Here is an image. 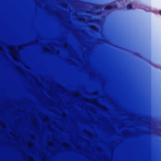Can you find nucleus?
<instances>
[{
  "mask_svg": "<svg viewBox=\"0 0 161 161\" xmlns=\"http://www.w3.org/2000/svg\"><path fill=\"white\" fill-rule=\"evenodd\" d=\"M3 49L2 47H1L0 46V50L3 51Z\"/></svg>",
  "mask_w": 161,
  "mask_h": 161,
  "instance_id": "39448f33",
  "label": "nucleus"
},
{
  "mask_svg": "<svg viewBox=\"0 0 161 161\" xmlns=\"http://www.w3.org/2000/svg\"><path fill=\"white\" fill-rule=\"evenodd\" d=\"M115 7H114L113 6H108L106 7V9H109L112 8H115Z\"/></svg>",
  "mask_w": 161,
  "mask_h": 161,
  "instance_id": "7ed1b4c3",
  "label": "nucleus"
},
{
  "mask_svg": "<svg viewBox=\"0 0 161 161\" xmlns=\"http://www.w3.org/2000/svg\"><path fill=\"white\" fill-rule=\"evenodd\" d=\"M141 69L140 66H136L135 67L131 65V76H139L141 74Z\"/></svg>",
  "mask_w": 161,
  "mask_h": 161,
  "instance_id": "f03ea898",
  "label": "nucleus"
},
{
  "mask_svg": "<svg viewBox=\"0 0 161 161\" xmlns=\"http://www.w3.org/2000/svg\"><path fill=\"white\" fill-rule=\"evenodd\" d=\"M159 13L161 15V10L159 12Z\"/></svg>",
  "mask_w": 161,
  "mask_h": 161,
  "instance_id": "423d86ee",
  "label": "nucleus"
},
{
  "mask_svg": "<svg viewBox=\"0 0 161 161\" xmlns=\"http://www.w3.org/2000/svg\"><path fill=\"white\" fill-rule=\"evenodd\" d=\"M132 7V6L130 4H128L126 6V8L128 9H130Z\"/></svg>",
  "mask_w": 161,
  "mask_h": 161,
  "instance_id": "20e7f679",
  "label": "nucleus"
},
{
  "mask_svg": "<svg viewBox=\"0 0 161 161\" xmlns=\"http://www.w3.org/2000/svg\"><path fill=\"white\" fill-rule=\"evenodd\" d=\"M8 48L10 51V53L13 57L14 60H18V51L17 49L18 48V49L19 50L21 48V47L19 46L17 47L16 46H9Z\"/></svg>",
  "mask_w": 161,
  "mask_h": 161,
  "instance_id": "f257e3e1",
  "label": "nucleus"
}]
</instances>
